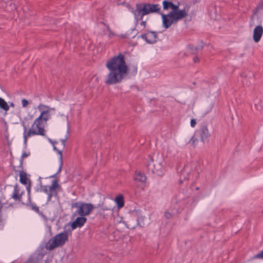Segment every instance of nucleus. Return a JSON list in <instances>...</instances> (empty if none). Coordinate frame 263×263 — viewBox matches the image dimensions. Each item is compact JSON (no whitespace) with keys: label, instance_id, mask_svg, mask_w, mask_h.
Instances as JSON below:
<instances>
[{"label":"nucleus","instance_id":"nucleus-1","mask_svg":"<svg viewBox=\"0 0 263 263\" xmlns=\"http://www.w3.org/2000/svg\"><path fill=\"white\" fill-rule=\"evenodd\" d=\"M106 66L109 71L105 81L107 85L120 83L128 74V67L126 65L125 56L121 53L108 60Z\"/></svg>","mask_w":263,"mask_h":263},{"label":"nucleus","instance_id":"nucleus-2","mask_svg":"<svg viewBox=\"0 0 263 263\" xmlns=\"http://www.w3.org/2000/svg\"><path fill=\"white\" fill-rule=\"evenodd\" d=\"M171 9L172 11L167 14L161 13L162 20V26L165 29L170 28L172 24L176 23L178 21L187 15V11H186L185 8L180 10L179 6L174 3Z\"/></svg>","mask_w":263,"mask_h":263},{"label":"nucleus","instance_id":"nucleus-3","mask_svg":"<svg viewBox=\"0 0 263 263\" xmlns=\"http://www.w3.org/2000/svg\"><path fill=\"white\" fill-rule=\"evenodd\" d=\"M161 9L159 4H151L149 3H138L136 4V9L132 10L134 15L135 20L137 23L142 20L143 17L152 13L158 12Z\"/></svg>","mask_w":263,"mask_h":263},{"label":"nucleus","instance_id":"nucleus-4","mask_svg":"<svg viewBox=\"0 0 263 263\" xmlns=\"http://www.w3.org/2000/svg\"><path fill=\"white\" fill-rule=\"evenodd\" d=\"M164 159L161 155L154 156L150 158L147 163V168L148 172L162 176L163 174Z\"/></svg>","mask_w":263,"mask_h":263},{"label":"nucleus","instance_id":"nucleus-5","mask_svg":"<svg viewBox=\"0 0 263 263\" xmlns=\"http://www.w3.org/2000/svg\"><path fill=\"white\" fill-rule=\"evenodd\" d=\"M67 240V233L66 232L60 233L48 241L46 245V248L48 250H52L57 247L63 246Z\"/></svg>","mask_w":263,"mask_h":263},{"label":"nucleus","instance_id":"nucleus-6","mask_svg":"<svg viewBox=\"0 0 263 263\" xmlns=\"http://www.w3.org/2000/svg\"><path fill=\"white\" fill-rule=\"evenodd\" d=\"M23 126L24 127V144L26 147L27 146V139L31 135H45V130L44 129V127H40L39 126L38 127H36V128H37V130H35L34 129L31 128L28 130V132H27V127L24 123L23 124Z\"/></svg>","mask_w":263,"mask_h":263},{"label":"nucleus","instance_id":"nucleus-7","mask_svg":"<svg viewBox=\"0 0 263 263\" xmlns=\"http://www.w3.org/2000/svg\"><path fill=\"white\" fill-rule=\"evenodd\" d=\"M41 114L38 118H37L34 121L33 124L32 125V128H33L35 126V127H44V125L43 124V122H46L51 118L50 112L48 110L40 111Z\"/></svg>","mask_w":263,"mask_h":263},{"label":"nucleus","instance_id":"nucleus-8","mask_svg":"<svg viewBox=\"0 0 263 263\" xmlns=\"http://www.w3.org/2000/svg\"><path fill=\"white\" fill-rule=\"evenodd\" d=\"M93 208V205L91 203L83 202L80 208L77 209L76 212L81 216H85L88 215Z\"/></svg>","mask_w":263,"mask_h":263},{"label":"nucleus","instance_id":"nucleus-9","mask_svg":"<svg viewBox=\"0 0 263 263\" xmlns=\"http://www.w3.org/2000/svg\"><path fill=\"white\" fill-rule=\"evenodd\" d=\"M139 37L144 40L148 44H154L157 42V35L155 31H148L146 33L142 34Z\"/></svg>","mask_w":263,"mask_h":263},{"label":"nucleus","instance_id":"nucleus-10","mask_svg":"<svg viewBox=\"0 0 263 263\" xmlns=\"http://www.w3.org/2000/svg\"><path fill=\"white\" fill-rule=\"evenodd\" d=\"M199 135L201 141L203 142H208L210 134L206 125L203 124L201 126L199 130Z\"/></svg>","mask_w":263,"mask_h":263},{"label":"nucleus","instance_id":"nucleus-11","mask_svg":"<svg viewBox=\"0 0 263 263\" xmlns=\"http://www.w3.org/2000/svg\"><path fill=\"white\" fill-rule=\"evenodd\" d=\"M31 183H30V182H29V184L27 185L26 186V190L27 191V194L28 196V203H25L24 202H22L23 204H26V205H28L30 206L32 210L35 211V212L39 213H40V210L39 208L36 206L35 204H34L33 203L31 202Z\"/></svg>","mask_w":263,"mask_h":263},{"label":"nucleus","instance_id":"nucleus-12","mask_svg":"<svg viewBox=\"0 0 263 263\" xmlns=\"http://www.w3.org/2000/svg\"><path fill=\"white\" fill-rule=\"evenodd\" d=\"M87 218L84 216L77 217L71 224V229L74 230L77 228L82 227L86 222Z\"/></svg>","mask_w":263,"mask_h":263},{"label":"nucleus","instance_id":"nucleus-13","mask_svg":"<svg viewBox=\"0 0 263 263\" xmlns=\"http://www.w3.org/2000/svg\"><path fill=\"white\" fill-rule=\"evenodd\" d=\"M262 34L263 28L261 26L258 25L254 28L253 38L255 43H257L260 40Z\"/></svg>","mask_w":263,"mask_h":263},{"label":"nucleus","instance_id":"nucleus-14","mask_svg":"<svg viewBox=\"0 0 263 263\" xmlns=\"http://www.w3.org/2000/svg\"><path fill=\"white\" fill-rule=\"evenodd\" d=\"M204 46L205 43L203 41H201L198 45H190L188 46V48L191 51L192 54H196L197 51L202 50Z\"/></svg>","mask_w":263,"mask_h":263},{"label":"nucleus","instance_id":"nucleus-15","mask_svg":"<svg viewBox=\"0 0 263 263\" xmlns=\"http://www.w3.org/2000/svg\"><path fill=\"white\" fill-rule=\"evenodd\" d=\"M53 149L54 151H55L60 156L59 157V160H60V167L58 169V171L57 173L51 176H50V178H53L55 177L57 174L60 173L61 171L62 166L63 164V156H62V151L58 149L55 146H53Z\"/></svg>","mask_w":263,"mask_h":263},{"label":"nucleus","instance_id":"nucleus-16","mask_svg":"<svg viewBox=\"0 0 263 263\" xmlns=\"http://www.w3.org/2000/svg\"><path fill=\"white\" fill-rule=\"evenodd\" d=\"M22 193H19V190L17 185L14 187L13 192L12 195V198L15 201H21Z\"/></svg>","mask_w":263,"mask_h":263},{"label":"nucleus","instance_id":"nucleus-17","mask_svg":"<svg viewBox=\"0 0 263 263\" xmlns=\"http://www.w3.org/2000/svg\"><path fill=\"white\" fill-rule=\"evenodd\" d=\"M28 180L29 183L30 181L31 182L30 180L28 179L27 177V173L23 171H21L20 172V182L23 184H27V181ZM29 184H28V185Z\"/></svg>","mask_w":263,"mask_h":263},{"label":"nucleus","instance_id":"nucleus-18","mask_svg":"<svg viewBox=\"0 0 263 263\" xmlns=\"http://www.w3.org/2000/svg\"><path fill=\"white\" fill-rule=\"evenodd\" d=\"M134 180L135 181L144 183L146 181V177L144 175L138 172L136 173Z\"/></svg>","mask_w":263,"mask_h":263},{"label":"nucleus","instance_id":"nucleus-19","mask_svg":"<svg viewBox=\"0 0 263 263\" xmlns=\"http://www.w3.org/2000/svg\"><path fill=\"white\" fill-rule=\"evenodd\" d=\"M187 168H188V166H185L184 168L181 171V176H180V181H179V183L180 184H181L182 182H183V180H182V178H183V180H187L188 179V178L185 175V173L188 175H189V172H187Z\"/></svg>","mask_w":263,"mask_h":263},{"label":"nucleus","instance_id":"nucleus-20","mask_svg":"<svg viewBox=\"0 0 263 263\" xmlns=\"http://www.w3.org/2000/svg\"><path fill=\"white\" fill-rule=\"evenodd\" d=\"M116 202L118 208H121L124 206V201L122 195H119L116 198Z\"/></svg>","mask_w":263,"mask_h":263},{"label":"nucleus","instance_id":"nucleus-21","mask_svg":"<svg viewBox=\"0 0 263 263\" xmlns=\"http://www.w3.org/2000/svg\"><path fill=\"white\" fill-rule=\"evenodd\" d=\"M0 108L7 111L9 109V106L5 100L2 98H0Z\"/></svg>","mask_w":263,"mask_h":263},{"label":"nucleus","instance_id":"nucleus-22","mask_svg":"<svg viewBox=\"0 0 263 263\" xmlns=\"http://www.w3.org/2000/svg\"><path fill=\"white\" fill-rule=\"evenodd\" d=\"M60 185L58 184V181L56 180H54L52 181V185H50L49 187V190L51 192H55V195H57V192L55 189L59 187Z\"/></svg>","mask_w":263,"mask_h":263},{"label":"nucleus","instance_id":"nucleus-23","mask_svg":"<svg viewBox=\"0 0 263 263\" xmlns=\"http://www.w3.org/2000/svg\"><path fill=\"white\" fill-rule=\"evenodd\" d=\"M173 5V3L170 1L164 0L162 2L163 9L164 10H167L171 9Z\"/></svg>","mask_w":263,"mask_h":263},{"label":"nucleus","instance_id":"nucleus-24","mask_svg":"<svg viewBox=\"0 0 263 263\" xmlns=\"http://www.w3.org/2000/svg\"><path fill=\"white\" fill-rule=\"evenodd\" d=\"M38 109L40 111H43L45 110H48L49 111L50 110L54 111L55 109L54 108H50L49 106L43 104H40L37 107Z\"/></svg>","mask_w":263,"mask_h":263},{"label":"nucleus","instance_id":"nucleus-25","mask_svg":"<svg viewBox=\"0 0 263 263\" xmlns=\"http://www.w3.org/2000/svg\"><path fill=\"white\" fill-rule=\"evenodd\" d=\"M137 73V67L136 65H133L128 67V74L131 73L132 76H135Z\"/></svg>","mask_w":263,"mask_h":263},{"label":"nucleus","instance_id":"nucleus-26","mask_svg":"<svg viewBox=\"0 0 263 263\" xmlns=\"http://www.w3.org/2000/svg\"><path fill=\"white\" fill-rule=\"evenodd\" d=\"M242 77L241 82L244 85L249 86L251 84L250 81H248L246 75L245 73H243L241 75Z\"/></svg>","mask_w":263,"mask_h":263},{"label":"nucleus","instance_id":"nucleus-27","mask_svg":"<svg viewBox=\"0 0 263 263\" xmlns=\"http://www.w3.org/2000/svg\"><path fill=\"white\" fill-rule=\"evenodd\" d=\"M30 152H23L21 156V158L20 160V166L21 167H22L23 165V160L24 158L27 157L28 156H30Z\"/></svg>","mask_w":263,"mask_h":263},{"label":"nucleus","instance_id":"nucleus-28","mask_svg":"<svg viewBox=\"0 0 263 263\" xmlns=\"http://www.w3.org/2000/svg\"><path fill=\"white\" fill-rule=\"evenodd\" d=\"M252 258L253 259L259 258V259H263V250L261 251H260V252H259L258 253H257V254H256L255 255H254L252 257Z\"/></svg>","mask_w":263,"mask_h":263},{"label":"nucleus","instance_id":"nucleus-29","mask_svg":"<svg viewBox=\"0 0 263 263\" xmlns=\"http://www.w3.org/2000/svg\"><path fill=\"white\" fill-rule=\"evenodd\" d=\"M198 142V139L194 137H192L189 141V143H190L192 146H195L197 142Z\"/></svg>","mask_w":263,"mask_h":263},{"label":"nucleus","instance_id":"nucleus-30","mask_svg":"<svg viewBox=\"0 0 263 263\" xmlns=\"http://www.w3.org/2000/svg\"><path fill=\"white\" fill-rule=\"evenodd\" d=\"M82 204H83L82 202H76L72 204L71 208H78V209H79L80 208V206H81V205Z\"/></svg>","mask_w":263,"mask_h":263},{"label":"nucleus","instance_id":"nucleus-31","mask_svg":"<svg viewBox=\"0 0 263 263\" xmlns=\"http://www.w3.org/2000/svg\"><path fill=\"white\" fill-rule=\"evenodd\" d=\"M143 218L142 217H139L138 219H137V222H138V224L141 227H143L144 226V222H143Z\"/></svg>","mask_w":263,"mask_h":263},{"label":"nucleus","instance_id":"nucleus-32","mask_svg":"<svg viewBox=\"0 0 263 263\" xmlns=\"http://www.w3.org/2000/svg\"><path fill=\"white\" fill-rule=\"evenodd\" d=\"M47 194L48 195L47 202H49L51 200L52 197L54 195V194H55V192L50 191V192H48Z\"/></svg>","mask_w":263,"mask_h":263},{"label":"nucleus","instance_id":"nucleus-33","mask_svg":"<svg viewBox=\"0 0 263 263\" xmlns=\"http://www.w3.org/2000/svg\"><path fill=\"white\" fill-rule=\"evenodd\" d=\"M164 216L167 219H171L173 217V215L169 212L166 211L164 213Z\"/></svg>","mask_w":263,"mask_h":263},{"label":"nucleus","instance_id":"nucleus-34","mask_svg":"<svg viewBox=\"0 0 263 263\" xmlns=\"http://www.w3.org/2000/svg\"><path fill=\"white\" fill-rule=\"evenodd\" d=\"M28 104H29V102L28 100H27L25 99H23L22 100V106L23 107H26L28 105Z\"/></svg>","mask_w":263,"mask_h":263},{"label":"nucleus","instance_id":"nucleus-35","mask_svg":"<svg viewBox=\"0 0 263 263\" xmlns=\"http://www.w3.org/2000/svg\"><path fill=\"white\" fill-rule=\"evenodd\" d=\"M67 139V136H66V137L64 139H62L60 140L62 143V144L63 148H64V147L65 146L66 141Z\"/></svg>","mask_w":263,"mask_h":263},{"label":"nucleus","instance_id":"nucleus-36","mask_svg":"<svg viewBox=\"0 0 263 263\" xmlns=\"http://www.w3.org/2000/svg\"><path fill=\"white\" fill-rule=\"evenodd\" d=\"M42 191L43 192H44V193H46V194L49 192H48V187L46 185H42Z\"/></svg>","mask_w":263,"mask_h":263},{"label":"nucleus","instance_id":"nucleus-37","mask_svg":"<svg viewBox=\"0 0 263 263\" xmlns=\"http://www.w3.org/2000/svg\"><path fill=\"white\" fill-rule=\"evenodd\" d=\"M196 124V121L194 119H192L191 120V126L192 127H194Z\"/></svg>","mask_w":263,"mask_h":263},{"label":"nucleus","instance_id":"nucleus-38","mask_svg":"<svg viewBox=\"0 0 263 263\" xmlns=\"http://www.w3.org/2000/svg\"><path fill=\"white\" fill-rule=\"evenodd\" d=\"M4 227V222L3 220L0 219V230H2Z\"/></svg>","mask_w":263,"mask_h":263},{"label":"nucleus","instance_id":"nucleus-39","mask_svg":"<svg viewBox=\"0 0 263 263\" xmlns=\"http://www.w3.org/2000/svg\"><path fill=\"white\" fill-rule=\"evenodd\" d=\"M48 140L53 146H54L55 144L57 143V141H54L50 138H48Z\"/></svg>","mask_w":263,"mask_h":263},{"label":"nucleus","instance_id":"nucleus-40","mask_svg":"<svg viewBox=\"0 0 263 263\" xmlns=\"http://www.w3.org/2000/svg\"><path fill=\"white\" fill-rule=\"evenodd\" d=\"M140 25L142 26L144 28L146 26V21H141L140 23Z\"/></svg>","mask_w":263,"mask_h":263},{"label":"nucleus","instance_id":"nucleus-41","mask_svg":"<svg viewBox=\"0 0 263 263\" xmlns=\"http://www.w3.org/2000/svg\"><path fill=\"white\" fill-rule=\"evenodd\" d=\"M193 60L195 63L198 62L199 61V58L197 57H194Z\"/></svg>","mask_w":263,"mask_h":263},{"label":"nucleus","instance_id":"nucleus-42","mask_svg":"<svg viewBox=\"0 0 263 263\" xmlns=\"http://www.w3.org/2000/svg\"><path fill=\"white\" fill-rule=\"evenodd\" d=\"M35 191L36 192H38L39 191H42V187L41 186L40 187H36L35 189Z\"/></svg>","mask_w":263,"mask_h":263},{"label":"nucleus","instance_id":"nucleus-43","mask_svg":"<svg viewBox=\"0 0 263 263\" xmlns=\"http://www.w3.org/2000/svg\"><path fill=\"white\" fill-rule=\"evenodd\" d=\"M41 179H42L41 177H40L39 178V181L40 186H41L42 187V183Z\"/></svg>","mask_w":263,"mask_h":263},{"label":"nucleus","instance_id":"nucleus-44","mask_svg":"<svg viewBox=\"0 0 263 263\" xmlns=\"http://www.w3.org/2000/svg\"><path fill=\"white\" fill-rule=\"evenodd\" d=\"M108 32H109V36H111L114 35V33L111 30H109V31H108Z\"/></svg>","mask_w":263,"mask_h":263},{"label":"nucleus","instance_id":"nucleus-45","mask_svg":"<svg viewBox=\"0 0 263 263\" xmlns=\"http://www.w3.org/2000/svg\"><path fill=\"white\" fill-rule=\"evenodd\" d=\"M103 210H111V208H107L106 206H105L103 208Z\"/></svg>","mask_w":263,"mask_h":263},{"label":"nucleus","instance_id":"nucleus-46","mask_svg":"<svg viewBox=\"0 0 263 263\" xmlns=\"http://www.w3.org/2000/svg\"><path fill=\"white\" fill-rule=\"evenodd\" d=\"M51 260L50 259H47L44 261V263H50Z\"/></svg>","mask_w":263,"mask_h":263},{"label":"nucleus","instance_id":"nucleus-47","mask_svg":"<svg viewBox=\"0 0 263 263\" xmlns=\"http://www.w3.org/2000/svg\"><path fill=\"white\" fill-rule=\"evenodd\" d=\"M106 28H107V30L108 31H109V30H111L110 29V28H109V26L108 25H106Z\"/></svg>","mask_w":263,"mask_h":263},{"label":"nucleus","instance_id":"nucleus-48","mask_svg":"<svg viewBox=\"0 0 263 263\" xmlns=\"http://www.w3.org/2000/svg\"><path fill=\"white\" fill-rule=\"evenodd\" d=\"M10 106L11 107H14V104L13 103L11 102L10 104Z\"/></svg>","mask_w":263,"mask_h":263},{"label":"nucleus","instance_id":"nucleus-49","mask_svg":"<svg viewBox=\"0 0 263 263\" xmlns=\"http://www.w3.org/2000/svg\"><path fill=\"white\" fill-rule=\"evenodd\" d=\"M67 133H69V127H68V128H67Z\"/></svg>","mask_w":263,"mask_h":263}]
</instances>
